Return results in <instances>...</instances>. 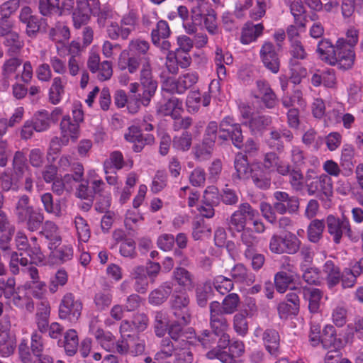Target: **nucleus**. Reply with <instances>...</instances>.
Here are the masks:
<instances>
[{
	"mask_svg": "<svg viewBox=\"0 0 363 363\" xmlns=\"http://www.w3.org/2000/svg\"><path fill=\"white\" fill-rule=\"evenodd\" d=\"M173 357L172 363H193L194 354L190 342L182 341L180 344L172 345L169 340L160 344V350L155 355V360H164Z\"/></svg>",
	"mask_w": 363,
	"mask_h": 363,
	"instance_id": "nucleus-1",
	"label": "nucleus"
},
{
	"mask_svg": "<svg viewBox=\"0 0 363 363\" xmlns=\"http://www.w3.org/2000/svg\"><path fill=\"white\" fill-rule=\"evenodd\" d=\"M305 182L310 196L315 195L320 200L328 199L333 196V182L326 174L315 177L307 176Z\"/></svg>",
	"mask_w": 363,
	"mask_h": 363,
	"instance_id": "nucleus-2",
	"label": "nucleus"
},
{
	"mask_svg": "<svg viewBox=\"0 0 363 363\" xmlns=\"http://www.w3.org/2000/svg\"><path fill=\"white\" fill-rule=\"evenodd\" d=\"M301 242L291 232H287L284 236L274 235L269 241V250L276 254L294 255L298 252Z\"/></svg>",
	"mask_w": 363,
	"mask_h": 363,
	"instance_id": "nucleus-3",
	"label": "nucleus"
},
{
	"mask_svg": "<svg viewBox=\"0 0 363 363\" xmlns=\"http://www.w3.org/2000/svg\"><path fill=\"white\" fill-rule=\"evenodd\" d=\"M257 216L258 212L250 203H242L227 219L228 228L230 231L241 233L246 228L247 223Z\"/></svg>",
	"mask_w": 363,
	"mask_h": 363,
	"instance_id": "nucleus-4",
	"label": "nucleus"
},
{
	"mask_svg": "<svg viewBox=\"0 0 363 363\" xmlns=\"http://www.w3.org/2000/svg\"><path fill=\"white\" fill-rule=\"evenodd\" d=\"M82 308V303L79 298L72 293H67L59 306V318L69 323H77L81 316Z\"/></svg>",
	"mask_w": 363,
	"mask_h": 363,
	"instance_id": "nucleus-5",
	"label": "nucleus"
},
{
	"mask_svg": "<svg viewBox=\"0 0 363 363\" xmlns=\"http://www.w3.org/2000/svg\"><path fill=\"white\" fill-rule=\"evenodd\" d=\"M330 62L331 65H337L338 68L347 70L351 69L355 60L354 49L343 41V38H339L336 42V52Z\"/></svg>",
	"mask_w": 363,
	"mask_h": 363,
	"instance_id": "nucleus-6",
	"label": "nucleus"
},
{
	"mask_svg": "<svg viewBox=\"0 0 363 363\" xmlns=\"http://www.w3.org/2000/svg\"><path fill=\"white\" fill-rule=\"evenodd\" d=\"M189 303V296L183 291L173 293L169 300L173 315L177 319L182 320L184 324H189L191 321Z\"/></svg>",
	"mask_w": 363,
	"mask_h": 363,
	"instance_id": "nucleus-7",
	"label": "nucleus"
},
{
	"mask_svg": "<svg viewBox=\"0 0 363 363\" xmlns=\"http://www.w3.org/2000/svg\"><path fill=\"white\" fill-rule=\"evenodd\" d=\"M276 201L273 203V211L279 214H297L299 211V199L290 196L288 193L277 191L274 193Z\"/></svg>",
	"mask_w": 363,
	"mask_h": 363,
	"instance_id": "nucleus-8",
	"label": "nucleus"
},
{
	"mask_svg": "<svg viewBox=\"0 0 363 363\" xmlns=\"http://www.w3.org/2000/svg\"><path fill=\"white\" fill-rule=\"evenodd\" d=\"M140 65L142 66L140 70L150 69L152 67L150 57L136 55L129 56L128 52L125 50L122 51L120 54L118 67L121 70L128 69L129 73L134 74L138 70Z\"/></svg>",
	"mask_w": 363,
	"mask_h": 363,
	"instance_id": "nucleus-9",
	"label": "nucleus"
},
{
	"mask_svg": "<svg viewBox=\"0 0 363 363\" xmlns=\"http://www.w3.org/2000/svg\"><path fill=\"white\" fill-rule=\"evenodd\" d=\"M19 21L26 27V33L30 38H35L38 34L43 32L42 18L33 14L29 6H23L19 13Z\"/></svg>",
	"mask_w": 363,
	"mask_h": 363,
	"instance_id": "nucleus-10",
	"label": "nucleus"
},
{
	"mask_svg": "<svg viewBox=\"0 0 363 363\" xmlns=\"http://www.w3.org/2000/svg\"><path fill=\"white\" fill-rule=\"evenodd\" d=\"M326 224L329 234L333 236V241L336 244L340 242L343 233L345 232L349 238H352V232L350 228V224L347 218L342 220L329 215L326 218Z\"/></svg>",
	"mask_w": 363,
	"mask_h": 363,
	"instance_id": "nucleus-11",
	"label": "nucleus"
},
{
	"mask_svg": "<svg viewBox=\"0 0 363 363\" xmlns=\"http://www.w3.org/2000/svg\"><path fill=\"white\" fill-rule=\"evenodd\" d=\"M140 84L143 88V105L147 106L157 89V82L153 78L152 67L140 70Z\"/></svg>",
	"mask_w": 363,
	"mask_h": 363,
	"instance_id": "nucleus-12",
	"label": "nucleus"
},
{
	"mask_svg": "<svg viewBox=\"0 0 363 363\" xmlns=\"http://www.w3.org/2000/svg\"><path fill=\"white\" fill-rule=\"evenodd\" d=\"M259 55L264 66L272 73H278L281 62L273 43L265 42L260 49Z\"/></svg>",
	"mask_w": 363,
	"mask_h": 363,
	"instance_id": "nucleus-13",
	"label": "nucleus"
},
{
	"mask_svg": "<svg viewBox=\"0 0 363 363\" xmlns=\"http://www.w3.org/2000/svg\"><path fill=\"white\" fill-rule=\"evenodd\" d=\"M210 327L211 331L220 337V348L227 347L230 342V336L226 333L228 328L227 319L223 315L210 316Z\"/></svg>",
	"mask_w": 363,
	"mask_h": 363,
	"instance_id": "nucleus-14",
	"label": "nucleus"
},
{
	"mask_svg": "<svg viewBox=\"0 0 363 363\" xmlns=\"http://www.w3.org/2000/svg\"><path fill=\"white\" fill-rule=\"evenodd\" d=\"M188 324H184L182 320L177 319L172 322L168 327L167 331L168 332L169 337L163 338L160 344H162L164 340H169L172 345L180 344L182 341L189 342L188 340L190 336H188L187 330L184 329V327Z\"/></svg>",
	"mask_w": 363,
	"mask_h": 363,
	"instance_id": "nucleus-15",
	"label": "nucleus"
},
{
	"mask_svg": "<svg viewBox=\"0 0 363 363\" xmlns=\"http://www.w3.org/2000/svg\"><path fill=\"white\" fill-rule=\"evenodd\" d=\"M250 177L252 178L254 184L261 189H268L271 186L272 170L255 166L250 169Z\"/></svg>",
	"mask_w": 363,
	"mask_h": 363,
	"instance_id": "nucleus-16",
	"label": "nucleus"
},
{
	"mask_svg": "<svg viewBox=\"0 0 363 363\" xmlns=\"http://www.w3.org/2000/svg\"><path fill=\"white\" fill-rule=\"evenodd\" d=\"M59 345H62L67 356H74L79 349V337L77 332L74 329L67 330L63 340H59Z\"/></svg>",
	"mask_w": 363,
	"mask_h": 363,
	"instance_id": "nucleus-17",
	"label": "nucleus"
},
{
	"mask_svg": "<svg viewBox=\"0 0 363 363\" xmlns=\"http://www.w3.org/2000/svg\"><path fill=\"white\" fill-rule=\"evenodd\" d=\"M91 13L90 4L88 3L79 1L77 4V8L74 10L72 14L74 26L76 28H79L82 26L86 25L89 19Z\"/></svg>",
	"mask_w": 363,
	"mask_h": 363,
	"instance_id": "nucleus-18",
	"label": "nucleus"
},
{
	"mask_svg": "<svg viewBox=\"0 0 363 363\" xmlns=\"http://www.w3.org/2000/svg\"><path fill=\"white\" fill-rule=\"evenodd\" d=\"M34 210V207L30 203L28 196L24 194L20 196L14 208V213L18 223H22Z\"/></svg>",
	"mask_w": 363,
	"mask_h": 363,
	"instance_id": "nucleus-19",
	"label": "nucleus"
},
{
	"mask_svg": "<svg viewBox=\"0 0 363 363\" xmlns=\"http://www.w3.org/2000/svg\"><path fill=\"white\" fill-rule=\"evenodd\" d=\"M40 200L46 213L53 214L56 217L62 216V211L60 199L54 201L52 194L48 192L40 196Z\"/></svg>",
	"mask_w": 363,
	"mask_h": 363,
	"instance_id": "nucleus-20",
	"label": "nucleus"
},
{
	"mask_svg": "<svg viewBox=\"0 0 363 363\" xmlns=\"http://www.w3.org/2000/svg\"><path fill=\"white\" fill-rule=\"evenodd\" d=\"M263 29L264 26L262 23L254 25L252 23H247L242 31L241 43L248 44L255 41L262 35Z\"/></svg>",
	"mask_w": 363,
	"mask_h": 363,
	"instance_id": "nucleus-21",
	"label": "nucleus"
},
{
	"mask_svg": "<svg viewBox=\"0 0 363 363\" xmlns=\"http://www.w3.org/2000/svg\"><path fill=\"white\" fill-rule=\"evenodd\" d=\"M60 129L62 135L69 139L70 138L75 141L79 135V125L77 123L72 121L69 116L62 118L60 123Z\"/></svg>",
	"mask_w": 363,
	"mask_h": 363,
	"instance_id": "nucleus-22",
	"label": "nucleus"
},
{
	"mask_svg": "<svg viewBox=\"0 0 363 363\" xmlns=\"http://www.w3.org/2000/svg\"><path fill=\"white\" fill-rule=\"evenodd\" d=\"M267 350L272 355H277L279 348V335L273 329H267L262 335Z\"/></svg>",
	"mask_w": 363,
	"mask_h": 363,
	"instance_id": "nucleus-23",
	"label": "nucleus"
},
{
	"mask_svg": "<svg viewBox=\"0 0 363 363\" xmlns=\"http://www.w3.org/2000/svg\"><path fill=\"white\" fill-rule=\"evenodd\" d=\"M325 224L323 220L314 219L308 226L307 236L310 242L317 243L323 237Z\"/></svg>",
	"mask_w": 363,
	"mask_h": 363,
	"instance_id": "nucleus-24",
	"label": "nucleus"
},
{
	"mask_svg": "<svg viewBox=\"0 0 363 363\" xmlns=\"http://www.w3.org/2000/svg\"><path fill=\"white\" fill-rule=\"evenodd\" d=\"M304 298L308 301V308L311 313H317L320 307V301L322 297L321 292L318 289L303 288Z\"/></svg>",
	"mask_w": 363,
	"mask_h": 363,
	"instance_id": "nucleus-25",
	"label": "nucleus"
},
{
	"mask_svg": "<svg viewBox=\"0 0 363 363\" xmlns=\"http://www.w3.org/2000/svg\"><path fill=\"white\" fill-rule=\"evenodd\" d=\"M242 243L246 247L245 257H251L256 251L258 238L254 235L250 228H245L240 236Z\"/></svg>",
	"mask_w": 363,
	"mask_h": 363,
	"instance_id": "nucleus-26",
	"label": "nucleus"
},
{
	"mask_svg": "<svg viewBox=\"0 0 363 363\" xmlns=\"http://www.w3.org/2000/svg\"><path fill=\"white\" fill-rule=\"evenodd\" d=\"M321 343L325 349L337 348L340 346V341L336 338L335 329L333 325H328L323 330Z\"/></svg>",
	"mask_w": 363,
	"mask_h": 363,
	"instance_id": "nucleus-27",
	"label": "nucleus"
},
{
	"mask_svg": "<svg viewBox=\"0 0 363 363\" xmlns=\"http://www.w3.org/2000/svg\"><path fill=\"white\" fill-rule=\"evenodd\" d=\"M94 337L105 350L108 352L113 350L116 338L111 332L99 328L94 332Z\"/></svg>",
	"mask_w": 363,
	"mask_h": 363,
	"instance_id": "nucleus-28",
	"label": "nucleus"
},
{
	"mask_svg": "<svg viewBox=\"0 0 363 363\" xmlns=\"http://www.w3.org/2000/svg\"><path fill=\"white\" fill-rule=\"evenodd\" d=\"M317 52L322 60L330 64V58L335 55L336 45H333L329 40H322L318 44Z\"/></svg>",
	"mask_w": 363,
	"mask_h": 363,
	"instance_id": "nucleus-29",
	"label": "nucleus"
},
{
	"mask_svg": "<svg viewBox=\"0 0 363 363\" xmlns=\"http://www.w3.org/2000/svg\"><path fill=\"white\" fill-rule=\"evenodd\" d=\"M248 313L246 310L236 313L233 316V328L236 333L242 337L245 336L248 333V322L247 316Z\"/></svg>",
	"mask_w": 363,
	"mask_h": 363,
	"instance_id": "nucleus-30",
	"label": "nucleus"
},
{
	"mask_svg": "<svg viewBox=\"0 0 363 363\" xmlns=\"http://www.w3.org/2000/svg\"><path fill=\"white\" fill-rule=\"evenodd\" d=\"M234 167L236 170L238 177L241 179L250 178V169L247 157L242 155H236L234 161Z\"/></svg>",
	"mask_w": 363,
	"mask_h": 363,
	"instance_id": "nucleus-31",
	"label": "nucleus"
},
{
	"mask_svg": "<svg viewBox=\"0 0 363 363\" xmlns=\"http://www.w3.org/2000/svg\"><path fill=\"white\" fill-rule=\"evenodd\" d=\"M28 169V166L24 154L21 151L16 152L13 159V175L19 179Z\"/></svg>",
	"mask_w": 363,
	"mask_h": 363,
	"instance_id": "nucleus-32",
	"label": "nucleus"
},
{
	"mask_svg": "<svg viewBox=\"0 0 363 363\" xmlns=\"http://www.w3.org/2000/svg\"><path fill=\"white\" fill-rule=\"evenodd\" d=\"M274 282L276 289L279 293H284L287 289H296L293 277L288 274H276Z\"/></svg>",
	"mask_w": 363,
	"mask_h": 363,
	"instance_id": "nucleus-33",
	"label": "nucleus"
},
{
	"mask_svg": "<svg viewBox=\"0 0 363 363\" xmlns=\"http://www.w3.org/2000/svg\"><path fill=\"white\" fill-rule=\"evenodd\" d=\"M22 64V60L18 57H11L6 60L2 66V76L4 84L9 86V78L10 75L14 73L18 67Z\"/></svg>",
	"mask_w": 363,
	"mask_h": 363,
	"instance_id": "nucleus-34",
	"label": "nucleus"
},
{
	"mask_svg": "<svg viewBox=\"0 0 363 363\" xmlns=\"http://www.w3.org/2000/svg\"><path fill=\"white\" fill-rule=\"evenodd\" d=\"M220 337L211 330H203L198 336V340L206 349L213 347L216 345L220 348Z\"/></svg>",
	"mask_w": 363,
	"mask_h": 363,
	"instance_id": "nucleus-35",
	"label": "nucleus"
},
{
	"mask_svg": "<svg viewBox=\"0 0 363 363\" xmlns=\"http://www.w3.org/2000/svg\"><path fill=\"white\" fill-rule=\"evenodd\" d=\"M137 23V16L134 12H129L125 15L121 21V26L123 27L122 39L126 40L130 33L135 28Z\"/></svg>",
	"mask_w": 363,
	"mask_h": 363,
	"instance_id": "nucleus-36",
	"label": "nucleus"
},
{
	"mask_svg": "<svg viewBox=\"0 0 363 363\" xmlns=\"http://www.w3.org/2000/svg\"><path fill=\"white\" fill-rule=\"evenodd\" d=\"M171 293L172 287L169 285L161 286L150 293L149 301L153 305H160L167 300Z\"/></svg>",
	"mask_w": 363,
	"mask_h": 363,
	"instance_id": "nucleus-37",
	"label": "nucleus"
},
{
	"mask_svg": "<svg viewBox=\"0 0 363 363\" xmlns=\"http://www.w3.org/2000/svg\"><path fill=\"white\" fill-rule=\"evenodd\" d=\"M44 221V215L41 212L34 210L30 213L22 223L26 224L28 230L33 232L40 230Z\"/></svg>",
	"mask_w": 363,
	"mask_h": 363,
	"instance_id": "nucleus-38",
	"label": "nucleus"
},
{
	"mask_svg": "<svg viewBox=\"0 0 363 363\" xmlns=\"http://www.w3.org/2000/svg\"><path fill=\"white\" fill-rule=\"evenodd\" d=\"M170 35V29L167 21L161 20L157 22V27L152 31V42L154 45L160 43V39H166Z\"/></svg>",
	"mask_w": 363,
	"mask_h": 363,
	"instance_id": "nucleus-39",
	"label": "nucleus"
},
{
	"mask_svg": "<svg viewBox=\"0 0 363 363\" xmlns=\"http://www.w3.org/2000/svg\"><path fill=\"white\" fill-rule=\"evenodd\" d=\"M167 60L169 62H175L182 68H186L191 62V58L189 52H184L181 50H175L174 52H169Z\"/></svg>",
	"mask_w": 363,
	"mask_h": 363,
	"instance_id": "nucleus-40",
	"label": "nucleus"
},
{
	"mask_svg": "<svg viewBox=\"0 0 363 363\" xmlns=\"http://www.w3.org/2000/svg\"><path fill=\"white\" fill-rule=\"evenodd\" d=\"M168 320L166 313L163 311H157L154 318V330L155 335L158 337H162L167 332L168 327Z\"/></svg>",
	"mask_w": 363,
	"mask_h": 363,
	"instance_id": "nucleus-41",
	"label": "nucleus"
},
{
	"mask_svg": "<svg viewBox=\"0 0 363 363\" xmlns=\"http://www.w3.org/2000/svg\"><path fill=\"white\" fill-rule=\"evenodd\" d=\"M192 143L191 133L184 131L181 135H177L173 138V147L181 151H187L190 149Z\"/></svg>",
	"mask_w": 363,
	"mask_h": 363,
	"instance_id": "nucleus-42",
	"label": "nucleus"
},
{
	"mask_svg": "<svg viewBox=\"0 0 363 363\" xmlns=\"http://www.w3.org/2000/svg\"><path fill=\"white\" fill-rule=\"evenodd\" d=\"M354 148L351 145H346L342 152L341 166L345 169V175L352 174L353 168Z\"/></svg>",
	"mask_w": 363,
	"mask_h": 363,
	"instance_id": "nucleus-43",
	"label": "nucleus"
},
{
	"mask_svg": "<svg viewBox=\"0 0 363 363\" xmlns=\"http://www.w3.org/2000/svg\"><path fill=\"white\" fill-rule=\"evenodd\" d=\"M213 289L210 284H205L196 289L197 303L201 307L206 306L207 302L213 296Z\"/></svg>",
	"mask_w": 363,
	"mask_h": 363,
	"instance_id": "nucleus-44",
	"label": "nucleus"
},
{
	"mask_svg": "<svg viewBox=\"0 0 363 363\" xmlns=\"http://www.w3.org/2000/svg\"><path fill=\"white\" fill-rule=\"evenodd\" d=\"M34 125L35 130L42 132L47 130L50 126V116L47 111L37 112L33 116L32 121Z\"/></svg>",
	"mask_w": 363,
	"mask_h": 363,
	"instance_id": "nucleus-45",
	"label": "nucleus"
},
{
	"mask_svg": "<svg viewBox=\"0 0 363 363\" xmlns=\"http://www.w3.org/2000/svg\"><path fill=\"white\" fill-rule=\"evenodd\" d=\"M290 54L293 57L290 60L291 66L295 65L294 60H304L308 55L303 45L299 40H292L291 43Z\"/></svg>",
	"mask_w": 363,
	"mask_h": 363,
	"instance_id": "nucleus-46",
	"label": "nucleus"
},
{
	"mask_svg": "<svg viewBox=\"0 0 363 363\" xmlns=\"http://www.w3.org/2000/svg\"><path fill=\"white\" fill-rule=\"evenodd\" d=\"M60 7V0H39L38 10L43 16H50Z\"/></svg>",
	"mask_w": 363,
	"mask_h": 363,
	"instance_id": "nucleus-47",
	"label": "nucleus"
},
{
	"mask_svg": "<svg viewBox=\"0 0 363 363\" xmlns=\"http://www.w3.org/2000/svg\"><path fill=\"white\" fill-rule=\"evenodd\" d=\"M220 201V194L217 187L210 186L206 188L203 192L202 203L203 204H210L218 206Z\"/></svg>",
	"mask_w": 363,
	"mask_h": 363,
	"instance_id": "nucleus-48",
	"label": "nucleus"
},
{
	"mask_svg": "<svg viewBox=\"0 0 363 363\" xmlns=\"http://www.w3.org/2000/svg\"><path fill=\"white\" fill-rule=\"evenodd\" d=\"M240 302L239 296L237 294H229L222 301L223 311L225 314L233 313L238 306Z\"/></svg>",
	"mask_w": 363,
	"mask_h": 363,
	"instance_id": "nucleus-49",
	"label": "nucleus"
},
{
	"mask_svg": "<svg viewBox=\"0 0 363 363\" xmlns=\"http://www.w3.org/2000/svg\"><path fill=\"white\" fill-rule=\"evenodd\" d=\"M128 337L129 351L135 356L142 354L145 352V342L138 335H127Z\"/></svg>",
	"mask_w": 363,
	"mask_h": 363,
	"instance_id": "nucleus-50",
	"label": "nucleus"
},
{
	"mask_svg": "<svg viewBox=\"0 0 363 363\" xmlns=\"http://www.w3.org/2000/svg\"><path fill=\"white\" fill-rule=\"evenodd\" d=\"M271 123L272 118L270 116H258L250 119L249 126L252 132L256 133L266 128Z\"/></svg>",
	"mask_w": 363,
	"mask_h": 363,
	"instance_id": "nucleus-51",
	"label": "nucleus"
},
{
	"mask_svg": "<svg viewBox=\"0 0 363 363\" xmlns=\"http://www.w3.org/2000/svg\"><path fill=\"white\" fill-rule=\"evenodd\" d=\"M79 240L87 242L90 238V230L86 221L81 216H77L74 220Z\"/></svg>",
	"mask_w": 363,
	"mask_h": 363,
	"instance_id": "nucleus-52",
	"label": "nucleus"
},
{
	"mask_svg": "<svg viewBox=\"0 0 363 363\" xmlns=\"http://www.w3.org/2000/svg\"><path fill=\"white\" fill-rule=\"evenodd\" d=\"M64 93V86L60 77H55L50 89V101L53 104H57L60 101L61 94Z\"/></svg>",
	"mask_w": 363,
	"mask_h": 363,
	"instance_id": "nucleus-53",
	"label": "nucleus"
},
{
	"mask_svg": "<svg viewBox=\"0 0 363 363\" xmlns=\"http://www.w3.org/2000/svg\"><path fill=\"white\" fill-rule=\"evenodd\" d=\"M19 0H9L4 3L1 6V15L0 22L4 24L6 23L7 19L19 7Z\"/></svg>",
	"mask_w": 363,
	"mask_h": 363,
	"instance_id": "nucleus-54",
	"label": "nucleus"
},
{
	"mask_svg": "<svg viewBox=\"0 0 363 363\" xmlns=\"http://www.w3.org/2000/svg\"><path fill=\"white\" fill-rule=\"evenodd\" d=\"M177 79L178 84L180 86V91L184 94L187 89L191 88L197 83L199 77L196 73L189 72L180 76Z\"/></svg>",
	"mask_w": 363,
	"mask_h": 363,
	"instance_id": "nucleus-55",
	"label": "nucleus"
},
{
	"mask_svg": "<svg viewBox=\"0 0 363 363\" xmlns=\"http://www.w3.org/2000/svg\"><path fill=\"white\" fill-rule=\"evenodd\" d=\"M181 108L182 101L177 97L172 96L160 107L159 111L164 116H172L176 109Z\"/></svg>",
	"mask_w": 363,
	"mask_h": 363,
	"instance_id": "nucleus-56",
	"label": "nucleus"
},
{
	"mask_svg": "<svg viewBox=\"0 0 363 363\" xmlns=\"http://www.w3.org/2000/svg\"><path fill=\"white\" fill-rule=\"evenodd\" d=\"M291 14L294 17L295 23L298 27H304L303 14L305 13V9L301 1H294L290 6Z\"/></svg>",
	"mask_w": 363,
	"mask_h": 363,
	"instance_id": "nucleus-57",
	"label": "nucleus"
},
{
	"mask_svg": "<svg viewBox=\"0 0 363 363\" xmlns=\"http://www.w3.org/2000/svg\"><path fill=\"white\" fill-rule=\"evenodd\" d=\"M238 125L239 124L233 123L232 118H225L219 124L218 138L223 141H226L227 134L232 132V130L235 128V126Z\"/></svg>",
	"mask_w": 363,
	"mask_h": 363,
	"instance_id": "nucleus-58",
	"label": "nucleus"
},
{
	"mask_svg": "<svg viewBox=\"0 0 363 363\" xmlns=\"http://www.w3.org/2000/svg\"><path fill=\"white\" fill-rule=\"evenodd\" d=\"M220 200L225 205L235 206L239 201V196L235 190L226 186L220 194Z\"/></svg>",
	"mask_w": 363,
	"mask_h": 363,
	"instance_id": "nucleus-59",
	"label": "nucleus"
},
{
	"mask_svg": "<svg viewBox=\"0 0 363 363\" xmlns=\"http://www.w3.org/2000/svg\"><path fill=\"white\" fill-rule=\"evenodd\" d=\"M204 25L209 33L213 35L218 33V23L214 11L211 10L205 14Z\"/></svg>",
	"mask_w": 363,
	"mask_h": 363,
	"instance_id": "nucleus-60",
	"label": "nucleus"
},
{
	"mask_svg": "<svg viewBox=\"0 0 363 363\" xmlns=\"http://www.w3.org/2000/svg\"><path fill=\"white\" fill-rule=\"evenodd\" d=\"M129 48L130 51L136 53V55L146 56L145 54L150 48V45L145 40H135L130 43Z\"/></svg>",
	"mask_w": 363,
	"mask_h": 363,
	"instance_id": "nucleus-61",
	"label": "nucleus"
},
{
	"mask_svg": "<svg viewBox=\"0 0 363 363\" xmlns=\"http://www.w3.org/2000/svg\"><path fill=\"white\" fill-rule=\"evenodd\" d=\"M112 301V297L110 294L99 292L94 296V303L99 310H104L108 307Z\"/></svg>",
	"mask_w": 363,
	"mask_h": 363,
	"instance_id": "nucleus-62",
	"label": "nucleus"
},
{
	"mask_svg": "<svg viewBox=\"0 0 363 363\" xmlns=\"http://www.w3.org/2000/svg\"><path fill=\"white\" fill-rule=\"evenodd\" d=\"M167 185V175L164 172L158 171L154 178L151 186V191L157 193L163 189Z\"/></svg>",
	"mask_w": 363,
	"mask_h": 363,
	"instance_id": "nucleus-63",
	"label": "nucleus"
},
{
	"mask_svg": "<svg viewBox=\"0 0 363 363\" xmlns=\"http://www.w3.org/2000/svg\"><path fill=\"white\" fill-rule=\"evenodd\" d=\"M67 281V274H53L50 279V291L52 293H55L59 286H64Z\"/></svg>",
	"mask_w": 363,
	"mask_h": 363,
	"instance_id": "nucleus-64",
	"label": "nucleus"
}]
</instances>
